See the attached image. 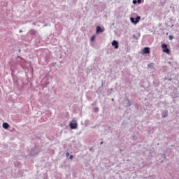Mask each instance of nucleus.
I'll list each match as a JSON object with an SVG mask.
<instances>
[{
	"mask_svg": "<svg viewBox=\"0 0 179 179\" xmlns=\"http://www.w3.org/2000/svg\"><path fill=\"white\" fill-rule=\"evenodd\" d=\"M123 106L124 107L128 108L131 107L132 106V102L129 99H128V96H125L123 100Z\"/></svg>",
	"mask_w": 179,
	"mask_h": 179,
	"instance_id": "nucleus-1",
	"label": "nucleus"
},
{
	"mask_svg": "<svg viewBox=\"0 0 179 179\" xmlns=\"http://www.w3.org/2000/svg\"><path fill=\"white\" fill-rule=\"evenodd\" d=\"M30 155L31 156H36V155H38V150H37V149H34V150H32L31 152H30Z\"/></svg>",
	"mask_w": 179,
	"mask_h": 179,
	"instance_id": "nucleus-8",
	"label": "nucleus"
},
{
	"mask_svg": "<svg viewBox=\"0 0 179 179\" xmlns=\"http://www.w3.org/2000/svg\"><path fill=\"white\" fill-rule=\"evenodd\" d=\"M168 64H169V65H171V62H168Z\"/></svg>",
	"mask_w": 179,
	"mask_h": 179,
	"instance_id": "nucleus-22",
	"label": "nucleus"
},
{
	"mask_svg": "<svg viewBox=\"0 0 179 179\" xmlns=\"http://www.w3.org/2000/svg\"><path fill=\"white\" fill-rule=\"evenodd\" d=\"M9 124L4 122L3 123V128H4V129H8V128H9Z\"/></svg>",
	"mask_w": 179,
	"mask_h": 179,
	"instance_id": "nucleus-10",
	"label": "nucleus"
},
{
	"mask_svg": "<svg viewBox=\"0 0 179 179\" xmlns=\"http://www.w3.org/2000/svg\"><path fill=\"white\" fill-rule=\"evenodd\" d=\"M162 48L163 49V52H165L166 54H170V49L167 48V44L163 43L162 45Z\"/></svg>",
	"mask_w": 179,
	"mask_h": 179,
	"instance_id": "nucleus-3",
	"label": "nucleus"
},
{
	"mask_svg": "<svg viewBox=\"0 0 179 179\" xmlns=\"http://www.w3.org/2000/svg\"><path fill=\"white\" fill-rule=\"evenodd\" d=\"M112 46L114 47L115 50H118L120 45H118V41L114 40L112 41Z\"/></svg>",
	"mask_w": 179,
	"mask_h": 179,
	"instance_id": "nucleus-5",
	"label": "nucleus"
},
{
	"mask_svg": "<svg viewBox=\"0 0 179 179\" xmlns=\"http://www.w3.org/2000/svg\"><path fill=\"white\" fill-rule=\"evenodd\" d=\"M104 31V29H101V27L98 26L96 27V33L99 34V33H103Z\"/></svg>",
	"mask_w": 179,
	"mask_h": 179,
	"instance_id": "nucleus-7",
	"label": "nucleus"
},
{
	"mask_svg": "<svg viewBox=\"0 0 179 179\" xmlns=\"http://www.w3.org/2000/svg\"><path fill=\"white\" fill-rule=\"evenodd\" d=\"M111 100H112V101H114V98H113Z\"/></svg>",
	"mask_w": 179,
	"mask_h": 179,
	"instance_id": "nucleus-26",
	"label": "nucleus"
},
{
	"mask_svg": "<svg viewBox=\"0 0 179 179\" xmlns=\"http://www.w3.org/2000/svg\"><path fill=\"white\" fill-rule=\"evenodd\" d=\"M69 155H70L69 152H66V157H69Z\"/></svg>",
	"mask_w": 179,
	"mask_h": 179,
	"instance_id": "nucleus-20",
	"label": "nucleus"
},
{
	"mask_svg": "<svg viewBox=\"0 0 179 179\" xmlns=\"http://www.w3.org/2000/svg\"><path fill=\"white\" fill-rule=\"evenodd\" d=\"M148 68H150L151 69L154 68L155 64L150 63L148 65Z\"/></svg>",
	"mask_w": 179,
	"mask_h": 179,
	"instance_id": "nucleus-12",
	"label": "nucleus"
},
{
	"mask_svg": "<svg viewBox=\"0 0 179 179\" xmlns=\"http://www.w3.org/2000/svg\"><path fill=\"white\" fill-rule=\"evenodd\" d=\"M29 34H31V36H34V34H36V30L34 29H31L29 31Z\"/></svg>",
	"mask_w": 179,
	"mask_h": 179,
	"instance_id": "nucleus-11",
	"label": "nucleus"
},
{
	"mask_svg": "<svg viewBox=\"0 0 179 179\" xmlns=\"http://www.w3.org/2000/svg\"><path fill=\"white\" fill-rule=\"evenodd\" d=\"M142 54H150V48L149 47L144 48Z\"/></svg>",
	"mask_w": 179,
	"mask_h": 179,
	"instance_id": "nucleus-6",
	"label": "nucleus"
},
{
	"mask_svg": "<svg viewBox=\"0 0 179 179\" xmlns=\"http://www.w3.org/2000/svg\"><path fill=\"white\" fill-rule=\"evenodd\" d=\"M163 156H164V157H165V158H166V155L163 154Z\"/></svg>",
	"mask_w": 179,
	"mask_h": 179,
	"instance_id": "nucleus-25",
	"label": "nucleus"
},
{
	"mask_svg": "<svg viewBox=\"0 0 179 179\" xmlns=\"http://www.w3.org/2000/svg\"><path fill=\"white\" fill-rule=\"evenodd\" d=\"M101 86H103V83H102V85H101Z\"/></svg>",
	"mask_w": 179,
	"mask_h": 179,
	"instance_id": "nucleus-28",
	"label": "nucleus"
},
{
	"mask_svg": "<svg viewBox=\"0 0 179 179\" xmlns=\"http://www.w3.org/2000/svg\"><path fill=\"white\" fill-rule=\"evenodd\" d=\"M19 31H20V33H22L23 32V31H22V29H20Z\"/></svg>",
	"mask_w": 179,
	"mask_h": 179,
	"instance_id": "nucleus-23",
	"label": "nucleus"
},
{
	"mask_svg": "<svg viewBox=\"0 0 179 179\" xmlns=\"http://www.w3.org/2000/svg\"><path fill=\"white\" fill-rule=\"evenodd\" d=\"M19 52H20V49L19 50Z\"/></svg>",
	"mask_w": 179,
	"mask_h": 179,
	"instance_id": "nucleus-27",
	"label": "nucleus"
},
{
	"mask_svg": "<svg viewBox=\"0 0 179 179\" xmlns=\"http://www.w3.org/2000/svg\"><path fill=\"white\" fill-rule=\"evenodd\" d=\"M169 40H173V38H174V36H173V35H170L169 36Z\"/></svg>",
	"mask_w": 179,
	"mask_h": 179,
	"instance_id": "nucleus-15",
	"label": "nucleus"
},
{
	"mask_svg": "<svg viewBox=\"0 0 179 179\" xmlns=\"http://www.w3.org/2000/svg\"><path fill=\"white\" fill-rule=\"evenodd\" d=\"M169 115L167 110H164L162 113V118H166Z\"/></svg>",
	"mask_w": 179,
	"mask_h": 179,
	"instance_id": "nucleus-9",
	"label": "nucleus"
},
{
	"mask_svg": "<svg viewBox=\"0 0 179 179\" xmlns=\"http://www.w3.org/2000/svg\"><path fill=\"white\" fill-rule=\"evenodd\" d=\"M130 20L131 23L137 24V23H139V20H141V16H137L136 17H131Z\"/></svg>",
	"mask_w": 179,
	"mask_h": 179,
	"instance_id": "nucleus-2",
	"label": "nucleus"
},
{
	"mask_svg": "<svg viewBox=\"0 0 179 179\" xmlns=\"http://www.w3.org/2000/svg\"><path fill=\"white\" fill-rule=\"evenodd\" d=\"M138 3H141L142 2V0H137Z\"/></svg>",
	"mask_w": 179,
	"mask_h": 179,
	"instance_id": "nucleus-21",
	"label": "nucleus"
},
{
	"mask_svg": "<svg viewBox=\"0 0 179 179\" xmlns=\"http://www.w3.org/2000/svg\"><path fill=\"white\" fill-rule=\"evenodd\" d=\"M94 113H99V108H94Z\"/></svg>",
	"mask_w": 179,
	"mask_h": 179,
	"instance_id": "nucleus-14",
	"label": "nucleus"
},
{
	"mask_svg": "<svg viewBox=\"0 0 179 179\" xmlns=\"http://www.w3.org/2000/svg\"><path fill=\"white\" fill-rule=\"evenodd\" d=\"M94 40H96V36H92L91 37V41H94Z\"/></svg>",
	"mask_w": 179,
	"mask_h": 179,
	"instance_id": "nucleus-13",
	"label": "nucleus"
},
{
	"mask_svg": "<svg viewBox=\"0 0 179 179\" xmlns=\"http://www.w3.org/2000/svg\"><path fill=\"white\" fill-rule=\"evenodd\" d=\"M133 3H134V5H136V3H138V1L133 0Z\"/></svg>",
	"mask_w": 179,
	"mask_h": 179,
	"instance_id": "nucleus-16",
	"label": "nucleus"
},
{
	"mask_svg": "<svg viewBox=\"0 0 179 179\" xmlns=\"http://www.w3.org/2000/svg\"><path fill=\"white\" fill-rule=\"evenodd\" d=\"M133 38H135L136 40H138V38H136V36L135 34L133 35Z\"/></svg>",
	"mask_w": 179,
	"mask_h": 179,
	"instance_id": "nucleus-18",
	"label": "nucleus"
},
{
	"mask_svg": "<svg viewBox=\"0 0 179 179\" xmlns=\"http://www.w3.org/2000/svg\"><path fill=\"white\" fill-rule=\"evenodd\" d=\"M103 141H101V142L100 143V145H103Z\"/></svg>",
	"mask_w": 179,
	"mask_h": 179,
	"instance_id": "nucleus-24",
	"label": "nucleus"
},
{
	"mask_svg": "<svg viewBox=\"0 0 179 179\" xmlns=\"http://www.w3.org/2000/svg\"><path fill=\"white\" fill-rule=\"evenodd\" d=\"M89 150H90V152H92V150H93V147H90V148H89Z\"/></svg>",
	"mask_w": 179,
	"mask_h": 179,
	"instance_id": "nucleus-19",
	"label": "nucleus"
},
{
	"mask_svg": "<svg viewBox=\"0 0 179 179\" xmlns=\"http://www.w3.org/2000/svg\"><path fill=\"white\" fill-rule=\"evenodd\" d=\"M69 159L70 160H72L73 159V155H70Z\"/></svg>",
	"mask_w": 179,
	"mask_h": 179,
	"instance_id": "nucleus-17",
	"label": "nucleus"
},
{
	"mask_svg": "<svg viewBox=\"0 0 179 179\" xmlns=\"http://www.w3.org/2000/svg\"><path fill=\"white\" fill-rule=\"evenodd\" d=\"M69 127L71 129H77L78 123L75 120H73L71 122H70Z\"/></svg>",
	"mask_w": 179,
	"mask_h": 179,
	"instance_id": "nucleus-4",
	"label": "nucleus"
}]
</instances>
